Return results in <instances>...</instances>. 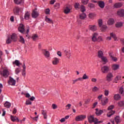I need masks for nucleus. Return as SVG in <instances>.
<instances>
[{
  "label": "nucleus",
  "instance_id": "obj_58",
  "mask_svg": "<svg viewBox=\"0 0 124 124\" xmlns=\"http://www.w3.org/2000/svg\"><path fill=\"white\" fill-rule=\"evenodd\" d=\"M55 8H60V3H57L54 5Z\"/></svg>",
  "mask_w": 124,
  "mask_h": 124
},
{
  "label": "nucleus",
  "instance_id": "obj_35",
  "mask_svg": "<svg viewBox=\"0 0 124 124\" xmlns=\"http://www.w3.org/2000/svg\"><path fill=\"white\" fill-rule=\"evenodd\" d=\"M38 39V35H37L36 34H33L32 36V39L34 40V41H35L37 39Z\"/></svg>",
  "mask_w": 124,
  "mask_h": 124
},
{
  "label": "nucleus",
  "instance_id": "obj_6",
  "mask_svg": "<svg viewBox=\"0 0 124 124\" xmlns=\"http://www.w3.org/2000/svg\"><path fill=\"white\" fill-rule=\"evenodd\" d=\"M8 84L11 86H15V84H16V80L12 78H10L9 80L8 81Z\"/></svg>",
  "mask_w": 124,
  "mask_h": 124
},
{
  "label": "nucleus",
  "instance_id": "obj_17",
  "mask_svg": "<svg viewBox=\"0 0 124 124\" xmlns=\"http://www.w3.org/2000/svg\"><path fill=\"white\" fill-rule=\"evenodd\" d=\"M89 29L90 31H94L97 30L95 25H90L89 26Z\"/></svg>",
  "mask_w": 124,
  "mask_h": 124
},
{
  "label": "nucleus",
  "instance_id": "obj_39",
  "mask_svg": "<svg viewBox=\"0 0 124 124\" xmlns=\"http://www.w3.org/2000/svg\"><path fill=\"white\" fill-rule=\"evenodd\" d=\"M80 11H81V12H82V13L83 12H85V11H86V8L85 7V6H84V5H81Z\"/></svg>",
  "mask_w": 124,
  "mask_h": 124
},
{
  "label": "nucleus",
  "instance_id": "obj_9",
  "mask_svg": "<svg viewBox=\"0 0 124 124\" xmlns=\"http://www.w3.org/2000/svg\"><path fill=\"white\" fill-rule=\"evenodd\" d=\"M112 78H113V75L112 73H109L107 75L106 79L108 82H111Z\"/></svg>",
  "mask_w": 124,
  "mask_h": 124
},
{
  "label": "nucleus",
  "instance_id": "obj_40",
  "mask_svg": "<svg viewBox=\"0 0 124 124\" xmlns=\"http://www.w3.org/2000/svg\"><path fill=\"white\" fill-rule=\"evenodd\" d=\"M12 42V40L10 37H8L7 40H6V43L7 44H10L11 42Z\"/></svg>",
  "mask_w": 124,
  "mask_h": 124
},
{
  "label": "nucleus",
  "instance_id": "obj_54",
  "mask_svg": "<svg viewBox=\"0 0 124 124\" xmlns=\"http://www.w3.org/2000/svg\"><path fill=\"white\" fill-rule=\"evenodd\" d=\"M92 91L93 92H97L98 91V88L95 86L93 88Z\"/></svg>",
  "mask_w": 124,
  "mask_h": 124
},
{
  "label": "nucleus",
  "instance_id": "obj_28",
  "mask_svg": "<svg viewBox=\"0 0 124 124\" xmlns=\"http://www.w3.org/2000/svg\"><path fill=\"white\" fill-rule=\"evenodd\" d=\"M4 106L5 107H6V108H10V107L11 106V104L9 102L6 101L4 103Z\"/></svg>",
  "mask_w": 124,
  "mask_h": 124
},
{
  "label": "nucleus",
  "instance_id": "obj_25",
  "mask_svg": "<svg viewBox=\"0 0 124 124\" xmlns=\"http://www.w3.org/2000/svg\"><path fill=\"white\" fill-rule=\"evenodd\" d=\"M115 23V21H114V19L110 18L109 19L108 21V25L111 26V25H113Z\"/></svg>",
  "mask_w": 124,
  "mask_h": 124
},
{
  "label": "nucleus",
  "instance_id": "obj_43",
  "mask_svg": "<svg viewBox=\"0 0 124 124\" xmlns=\"http://www.w3.org/2000/svg\"><path fill=\"white\" fill-rule=\"evenodd\" d=\"M19 38H20L19 39L20 42L24 44V43H25V39H24V38H23L22 36H20Z\"/></svg>",
  "mask_w": 124,
  "mask_h": 124
},
{
  "label": "nucleus",
  "instance_id": "obj_12",
  "mask_svg": "<svg viewBox=\"0 0 124 124\" xmlns=\"http://www.w3.org/2000/svg\"><path fill=\"white\" fill-rule=\"evenodd\" d=\"M70 10H71V7L70 6H67L64 10L65 14H68L70 13Z\"/></svg>",
  "mask_w": 124,
  "mask_h": 124
},
{
  "label": "nucleus",
  "instance_id": "obj_42",
  "mask_svg": "<svg viewBox=\"0 0 124 124\" xmlns=\"http://www.w3.org/2000/svg\"><path fill=\"white\" fill-rule=\"evenodd\" d=\"M21 72V69L20 68H16L15 70V73L16 74H19Z\"/></svg>",
  "mask_w": 124,
  "mask_h": 124
},
{
  "label": "nucleus",
  "instance_id": "obj_33",
  "mask_svg": "<svg viewBox=\"0 0 124 124\" xmlns=\"http://www.w3.org/2000/svg\"><path fill=\"white\" fill-rule=\"evenodd\" d=\"M98 58H100L101 59V58H102L103 56V52L102 51H101V50H99L98 52Z\"/></svg>",
  "mask_w": 124,
  "mask_h": 124
},
{
  "label": "nucleus",
  "instance_id": "obj_15",
  "mask_svg": "<svg viewBox=\"0 0 124 124\" xmlns=\"http://www.w3.org/2000/svg\"><path fill=\"white\" fill-rule=\"evenodd\" d=\"M97 36H98V34L94 33L92 37V41H93L94 42L97 41Z\"/></svg>",
  "mask_w": 124,
  "mask_h": 124
},
{
  "label": "nucleus",
  "instance_id": "obj_52",
  "mask_svg": "<svg viewBox=\"0 0 124 124\" xmlns=\"http://www.w3.org/2000/svg\"><path fill=\"white\" fill-rule=\"evenodd\" d=\"M75 8L77 9V8H79V6H80V4L78 3H75Z\"/></svg>",
  "mask_w": 124,
  "mask_h": 124
},
{
  "label": "nucleus",
  "instance_id": "obj_48",
  "mask_svg": "<svg viewBox=\"0 0 124 124\" xmlns=\"http://www.w3.org/2000/svg\"><path fill=\"white\" fill-rule=\"evenodd\" d=\"M120 79H121V76H117L114 79V82L115 83H117L118 81H119V80H120Z\"/></svg>",
  "mask_w": 124,
  "mask_h": 124
},
{
  "label": "nucleus",
  "instance_id": "obj_8",
  "mask_svg": "<svg viewBox=\"0 0 124 124\" xmlns=\"http://www.w3.org/2000/svg\"><path fill=\"white\" fill-rule=\"evenodd\" d=\"M18 31L21 33H24L25 32V26L23 24H20L18 27Z\"/></svg>",
  "mask_w": 124,
  "mask_h": 124
},
{
  "label": "nucleus",
  "instance_id": "obj_46",
  "mask_svg": "<svg viewBox=\"0 0 124 124\" xmlns=\"http://www.w3.org/2000/svg\"><path fill=\"white\" fill-rule=\"evenodd\" d=\"M82 78V80H86L87 79H89V77L88 76H87V75L86 74H84L82 77V78Z\"/></svg>",
  "mask_w": 124,
  "mask_h": 124
},
{
  "label": "nucleus",
  "instance_id": "obj_56",
  "mask_svg": "<svg viewBox=\"0 0 124 124\" xmlns=\"http://www.w3.org/2000/svg\"><path fill=\"white\" fill-rule=\"evenodd\" d=\"M97 41H98L99 42L100 41H102V38H101V36H97Z\"/></svg>",
  "mask_w": 124,
  "mask_h": 124
},
{
  "label": "nucleus",
  "instance_id": "obj_24",
  "mask_svg": "<svg viewBox=\"0 0 124 124\" xmlns=\"http://www.w3.org/2000/svg\"><path fill=\"white\" fill-rule=\"evenodd\" d=\"M101 60L103 62V64H106V62H108V60H107V58L104 56H103V57L101 58Z\"/></svg>",
  "mask_w": 124,
  "mask_h": 124
},
{
  "label": "nucleus",
  "instance_id": "obj_53",
  "mask_svg": "<svg viewBox=\"0 0 124 124\" xmlns=\"http://www.w3.org/2000/svg\"><path fill=\"white\" fill-rule=\"evenodd\" d=\"M115 121L116 123H119L120 122V117L119 116H117L116 117H115Z\"/></svg>",
  "mask_w": 124,
  "mask_h": 124
},
{
  "label": "nucleus",
  "instance_id": "obj_19",
  "mask_svg": "<svg viewBox=\"0 0 124 124\" xmlns=\"http://www.w3.org/2000/svg\"><path fill=\"white\" fill-rule=\"evenodd\" d=\"M98 5L101 8H104V6H105V3L102 1H99L98 2Z\"/></svg>",
  "mask_w": 124,
  "mask_h": 124
},
{
  "label": "nucleus",
  "instance_id": "obj_62",
  "mask_svg": "<svg viewBox=\"0 0 124 124\" xmlns=\"http://www.w3.org/2000/svg\"><path fill=\"white\" fill-rule=\"evenodd\" d=\"M108 94H109V91H108V90H105V95H106V96H107V95H108Z\"/></svg>",
  "mask_w": 124,
  "mask_h": 124
},
{
  "label": "nucleus",
  "instance_id": "obj_34",
  "mask_svg": "<svg viewBox=\"0 0 124 124\" xmlns=\"http://www.w3.org/2000/svg\"><path fill=\"white\" fill-rule=\"evenodd\" d=\"M79 18L81 20H83V19H85V18H86V14L82 13V14L79 15Z\"/></svg>",
  "mask_w": 124,
  "mask_h": 124
},
{
  "label": "nucleus",
  "instance_id": "obj_23",
  "mask_svg": "<svg viewBox=\"0 0 124 124\" xmlns=\"http://www.w3.org/2000/svg\"><path fill=\"white\" fill-rule=\"evenodd\" d=\"M45 20L47 23H49V24H54L53 20L49 18H48L47 16H46Z\"/></svg>",
  "mask_w": 124,
  "mask_h": 124
},
{
  "label": "nucleus",
  "instance_id": "obj_51",
  "mask_svg": "<svg viewBox=\"0 0 124 124\" xmlns=\"http://www.w3.org/2000/svg\"><path fill=\"white\" fill-rule=\"evenodd\" d=\"M95 16V15L94 14H90L89 15V18H91V19H93L94 16Z\"/></svg>",
  "mask_w": 124,
  "mask_h": 124
},
{
  "label": "nucleus",
  "instance_id": "obj_4",
  "mask_svg": "<svg viewBox=\"0 0 124 124\" xmlns=\"http://www.w3.org/2000/svg\"><path fill=\"white\" fill-rule=\"evenodd\" d=\"M84 119H86V115H78L76 117V121L77 122H79L80 121H83V120H84Z\"/></svg>",
  "mask_w": 124,
  "mask_h": 124
},
{
  "label": "nucleus",
  "instance_id": "obj_47",
  "mask_svg": "<svg viewBox=\"0 0 124 124\" xmlns=\"http://www.w3.org/2000/svg\"><path fill=\"white\" fill-rule=\"evenodd\" d=\"M98 26L100 28H101V26H102V19H99L98 20Z\"/></svg>",
  "mask_w": 124,
  "mask_h": 124
},
{
  "label": "nucleus",
  "instance_id": "obj_27",
  "mask_svg": "<svg viewBox=\"0 0 124 124\" xmlns=\"http://www.w3.org/2000/svg\"><path fill=\"white\" fill-rule=\"evenodd\" d=\"M59 63V59L57 58H54L52 62V63L54 65L58 64Z\"/></svg>",
  "mask_w": 124,
  "mask_h": 124
},
{
  "label": "nucleus",
  "instance_id": "obj_44",
  "mask_svg": "<svg viewBox=\"0 0 124 124\" xmlns=\"http://www.w3.org/2000/svg\"><path fill=\"white\" fill-rule=\"evenodd\" d=\"M119 68V65L114 64L112 65V69L113 70H117Z\"/></svg>",
  "mask_w": 124,
  "mask_h": 124
},
{
  "label": "nucleus",
  "instance_id": "obj_18",
  "mask_svg": "<svg viewBox=\"0 0 124 124\" xmlns=\"http://www.w3.org/2000/svg\"><path fill=\"white\" fill-rule=\"evenodd\" d=\"M11 39H12V40H13V41H17V35H16V34H12L11 36Z\"/></svg>",
  "mask_w": 124,
  "mask_h": 124
},
{
  "label": "nucleus",
  "instance_id": "obj_45",
  "mask_svg": "<svg viewBox=\"0 0 124 124\" xmlns=\"http://www.w3.org/2000/svg\"><path fill=\"white\" fill-rule=\"evenodd\" d=\"M82 78H77V79H75V80H73V84H75V83L76 82H78V81H82Z\"/></svg>",
  "mask_w": 124,
  "mask_h": 124
},
{
  "label": "nucleus",
  "instance_id": "obj_64",
  "mask_svg": "<svg viewBox=\"0 0 124 124\" xmlns=\"http://www.w3.org/2000/svg\"><path fill=\"white\" fill-rule=\"evenodd\" d=\"M45 12H46V14L48 15V14H49L50 13V10L49 9H46V10Z\"/></svg>",
  "mask_w": 124,
  "mask_h": 124
},
{
  "label": "nucleus",
  "instance_id": "obj_14",
  "mask_svg": "<svg viewBox=\"0 0 124 124\" xmlns=\"http://www.w3.org/2000/svg\"><path fill=\"white\" fill-rule=\"evenodd\" d=\"M108 103V98L107 97H105L104 100H101V105H103V106H105Z\"/></svg>",
  "mask_w": 124,
  "mask_h": 124
},
{
  "label": "nucleus",
  "instance_id": "obj_21",
  "mask_svg": "<svg viewBox=\"0 0 124 124\" xmlns=\"http://www.w3.org/2000/svg\"><path fill=\"white\" fill-rule=\"evenodd\" d=\"M114 100H121V95L119 94H115L114 96Z\"/></svg>",
  "mask_w": 124,
  "mask_h": 124
},
{
  "label": "nucleus",
  "instance_id": "obj_3",
  "mask_svg": "<svg viewBox=\"0 0 124 124\" xmlns=\"http://www.w3.org/2000/svg\"><path fill=\"white\" fill-rule=\"evenodd\" d=\"M0 74L2 75L3 77H5V78H6L8 77V75H9V72L7 69H4L2 72H0Z\"/></svg>",
  "mask_w": 124,
  "mask_h": 124
},
{
  "label": "nucleus",
  "instance_id": "obj_11",
  "mask_svg": "<svg viewBox=\"0 0 124 124\" xmlns=\"http://www.w3.org/2000/svg\"><path fill=\"white\" fill-rule=\"evenodd\" d=\"M43 53L44 54V56L46 58H49L50 57V52H49L46 49H43L42 50Z\"/></svg>",
  "mask_w": 124,
  "mask_h": 124
},
{
  "label": "nucleus",
  "instance_id": "obj_30",
  "mask_svg": "<svg viewBox=\"0 0 124 124\" xmlns=\"http://www.w3.org/2000/svg\"><path fill=\"white\" fill-rule=\"evenodd\" d=\"M109 56L110 58L111 59V60H112V61H113V62H116V61L118 60V59H117V58H116V57L113 56V55H112L111 53H110V54H109Z\"/></svg>",
  "mask_w": 124,
  "mask_h": 124
},
{
  "label": "nucleus",
  "instance_id": "obj_1",
  "mask_svg": "<svg viewBox=\"0 0 124 124\" xmlns=\"http://www.w3.org/2000/svg\"><path fill=\"white\" fill-rule=\"evenodd\" d=\"M88 119L90 124H92V123H94L95 124H96L98 123V122H97V119L94 118L93 115L88 116Z\"/></svg>",
  "mask_w": 124,
  "mask_h": 124
},
{
  "label": "nucleus",
  "instance_id": "obj_2",
  "mask_svg": "<svg viewBox=\"0 0 124 124\" xmlns=\"http://www.w3.org/2000/svg\"><path fill=\"white\" fill-rule=\"evenodd\" d=\"M31 16L32 18H37V17L39 16V13L37 11V9L35 8V9L32 11Z\"/></svg>",
  "mask_w": 124,
  "mask_h": 124
},
{
  "label": "nucleus",
  "instance_id": "obj_16",
  "mask_svg": "<svg viewBox=\"0 0 124 124\" xmlns=\"http://www.w3.org/2000/svg\"><path fill=\"white\" fill-rule=\"evenodd\" d=\"M11 119L12 122H19V119L17 117V116H13L12 115L11 116Z\"/></svg>",
  "mask_w": 124,
  "mask_h": 124
},
{
  "label": "nucleus",
  "instance_id": "obj_37",
  "mask_svg": "<svg viewBox=\"0 0 124 124\" xmlns=\"http://www.w3.org/2000/svg\"><path fill=\"white\" fill-rule=\"evenodd\" d=\"M106 29H107V26H106V25H102L101 27V31H106Z\"/></svg>",
  "mask_w": 124,
  "mask_h": 124
},
{
  "label": "nucleus",
  "instance_id": "obj_36",
  "mask_svg": "<svg viewBox=\"0 0 124 124\" xmlns=\"http://www.w3.org/2000/svg\"><path fill=\"white\" fill-rule=\"evenodd\" d=\"M42 115L44 116V119H47V112L45 110H42Z\"/></svg>",
  "mask_w": 124,
  "mask_h": 124
},
{
  "label": "nucleus",
  "instance_id": "obj_59",
  "mask_svg": "<svg viewBox=\"0 0 124 124\" xmlns=\"http://www.w3.org/2000/svg\"><path fill=\"white\" fill-rule=\"evenodd\" d=\"M113 108H114V106L111 105L108 107V110H112V109H113Z\"/></svg>",
  "mask_w": 124,
  "mask_h": 124
},
{
  "label": "nucleus",
  "instance_id": "obj_63",
  "mask_svg": "<svg viewBox=\"0 0 124 124\" xmlns=\"http://www.w3.org/2000/svg\"><path fill=\"white\" fill-rule=\"evenodd\" d=\"M26 105H31V102L30 100H27L26 101Z\"/></svg>",
  "mask_w": 124,
  "mask_h": 124
},
{
  "label": "nucleus",
  "instance_id": "obj_55",
  "mask_svg": "<svg viewBox=\"0 0 124 124\" xmlns=\"http://www.w3.org/2000/svg\"><path fill=\"white\" fill-rule=\"evenodd\" d=\"M88 6L89 7H90V8H93V7H94V4L93 3H89Z\"/></svg>",
  "mask_w": 124,
  "mask_h": 124
},
{
  "label": "nucleus",
  "instance_id": "obj_61",
  "mask_svg": "<svg viewBox=\"0 0 124 124\" xmlns=\"http://www.w3.org/2000/svg\"><path fill=\"white\" fill-rule=\"evenodd\" d=\"M52 106L53 109H57V108H58V107L55 104H53Z\"/></svg>",
  "mask_w": 124,
  "mask_h": 124
},
{
  "label": "nucleus",
  "instance_id": "obj_26",
  "mask_svg": "<svg viewBox=\"0 0 124 124\" xmlns=\"http://www.w3.org/2000/svg\"><path fill=\"white\" fill-rule=\"evenodd\" d=\"M14 2L16 4H23L24 3L22 0H14Z\"/></svg>",
  "mask_w": 124,
  "mask_h": 124
},
{
  "label": "nucleus",
  "instance_id": "obj_29",
  "mask_svg": "<svg viewBox=\"0 0 124 124\" xmlns=\"http://www.w3.org/2000/svg\"><path fill=\"white\" fill-rule=\"evenodd\" d=\"M13 64H16V66H20V64H21V63H20V61L18 60H15L14 62H13Z\"/></svg>",
  "mask_w": 124,
  "mask_h": 124
},
{
  "label": "nucleus",
  "instance_id": "obj_7",
  "mask_svg": "<svg viewBox=\"0 0 124 124\" xmlns=\"http://www.w3.org/2000/svg\"><path fill=\"white\" fill-rule=\"evenodd\" d=\"M96 114L97 116L101 115L104 112H106V109H98V108L96 109Z\"/></svg>",
  "mask_w": 124,
  "mask_h": 124
},
{
  "label": "nucleus",
  "instance_id": "obj_10",
  "mask_svg": "<svg viewBox=\"0 0 124 124\" xmlns=\"http://www.w3.org/2000/svg\"><path fill=\"white\" fill-rule=\"evenodd\" d=\"M22 8H19L18 7H16L14 9V13L15 15H18L19 14V12L21 11Z\"/></svg>",
  "mask_w": 124,
  "mask_h": 124
},
{
  "label": "nucleus",
  "instance_id": "obj_38",
  "mask_svg": "<svg viewBox=\"0 0 124 124\" xmlns=\"http://www.w3.org/2000/svg\"><path fill=\"white\" fill-rule=\"evenodd\" d=\"M118 106H120V107H124V101H119L118 103Z\"/></svg>",
  "mask_w": 124,
  "mask_h": 124
},
{
  "label": "nucleus",
  "instance_id": "obj_41",
  "mask_svg": "<svg viewBox=\"0 0 124 124\" xmlns=\"http://www.w3.org/2000/svg\"><path fill=\"white\" fill-rule=\"evenodd\" d=\"M123 26V23L122 22H117L116 24V28H121V27Z\"/></svg>",
  "mask_w": 124,
  "mask_h": 124
},
{
  "label": "nucleus",
  "instance_id": "obj_20",
  "mask_svg": "<svg viewBox=\"0 0 124 124\" xmlns=\"http://www.w3.org/2000/svg\"><path fill=\"white\" fill-rule=\"evenodd\" d=\"M110 36H111V37L113 38V39H114L115 41L117 40H119V38L117 37V36H116V34H115L113 32L110 33Z\"/></svg>",
  "mask_w": 124,
  "mask_h": 124
},
{
  "label": "nucleus",
  "instance_id": "obj_49",
  "mask_svg": "<svg viewBox=\"0 0 124 124\" xmlns=\"http://www.w3.org/2000/svg\"><path fill=\"white\" fill-rule=\"evenodd\" d=\"M124 86H123L122 87H121L120 88V89H119V93H121V94H123V93H124Z\"/></svg>",
  "mask_w": 124,
  "mask_h": 124
},
{
  "label": "nucleus",
  "instance_id": "obj_60",
  "mask_svg": "<svg viewBox=\"0 0 124 124\" xmlns=\"http://www.w3.org/2000/svg\"><path fill=\"white\" fill-rule=\"evenodd\" d=\"M29 32H30V27H27V29L26 31V33L27 35H26V36L28 37V34H29Z\"/></svg>",
  "mask_w": 124,
  "mask_h": 124
},
{
  "label": "nucleus",
  "instance_id": "obj_22",
  "mask_svg": "<svg viewBox=\"0 0 124 124\" xmlns=\"http://www.w3.org/2000/svg\"><path fill=\"white\" fill-rule=\"evenodd\" d=\"M123 4L122 3H116L114 5V8H120V7H122Z\"/></svg>",
  "mask_w": 124,
  "mask_h": 124
},
{
  "label": "nucleus",
  "instance_id": "obj_5",
  "mask_svg": "<svg viewBox=\"0 0 124 124\" xmlns=\"http://www.w3.org/2000/svg\"><path fill=\"white\" fill-rule=\"evenodd\" d=\"M101 71L103 73H107L109 71V67L108 66H104L101 67Z\"/></svg>",
  "mask_w": 124,
  "mask_h": 124
},
{
  "label": "nucleus",
  "instance_id": "obj_57",
  "mask_svg": "<svg viewBox=\"0 0 124 124\" xmlns=\"http://www.w3.org/2000/svg\"><path fill=\"white\" fill-rule=\"evenodd\" d=\"M70 107H71V104H68L66 106V108H67V110H69L70 109Z\"/></svg>",
  "mask_w": 124,
  "mask_h": 124
},
{
  "label": "nucleus",
  "instance_id": "obj_31",
  "mask_svg": "<svg viewBox=\"0 0 124 124\" xmlns=\"http://www.w3.org/2000/svg\"><path fill=\"white\" fill-rule=\"evenodd\" d=\"M115 114V111L114 110H110L108 113L107 114V116L108 117H111L112 115H114Z\"/></svg>",
  "mask_w": 124,
  "mask_h": 124
},
{
  "label": "nucleus",
  "instance_id": "obj_13",
  "mask_svg": "<svg viewBox=\"0 0 124 124\" xmlns=\"http://www.w3.org/2000/svg\"><path fill=\"white\" fill-rule=\"evenodd\" d=\"M117 15L120 17H124V10H120L117 12Z\"/></svg>",
  "mask_w": 124,
  "mask_h": 124
},
{
  "label": "nucleus",
  "instance_id": "obj_32",
  "mask_svg": "<svg viewBox=\"0 0 124 124\" xmlns=\"http://www.w3.org/2000/svg\"><path fill=\"white\" fill-rule=\"evenodd\" d=\"M30 13L29 12H27L24 16V18L25 20H29L30 19Z\"/></svg>",
  "mask_w": 124,
  "mask_h": 124
},
{
  "label": "nucleus",
  "instance_id": "obj_50",
  "mask_svg": "<svg viewBox=\"0 0 124 124\" xmlns=\"http://www.w3.org/2000/svg\"><path fill=\"white\" fill-rule=\"evenodd\" d=\"M81 2L83 4H87L88 2H89V0H81Z\"/></svg>",
  "mask_w": 124,
  "mask_h": 124
}]
</instances>
